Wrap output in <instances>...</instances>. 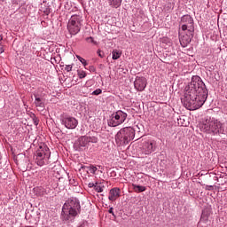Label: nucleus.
I'll list each match as a JSON object with an SVG mask.
<instances>
[{"mask_svg":"<svg viewBox=\"0 0 227 227\" xmlns=\"http://www.w3.org/2000/svg\"><path fill=\"white\" fill-rule=\"evenodd\" d=\"M207 98H208L207 85L201 77L192 76L191 82L185 86L184 93L181 98L183 106L189 111H196L207 102Z\"/></svg>","mask_w":227,"mask_h":227,"instance_id":"nucleus-1","label":"nucleus"},{"mask_svg":"<svg viewBox=\"0 0 227 227\" xmlns=\"http://www.w3.org/2000/svg\"><path fill=\"white\" fill-rule=\"evenodd\" d=\"M200 130L201 132L212 134L213 136L224 134V127H223V123L214 117H207L200 124Z\"/></svg>","mask_w":227,"mask_h":227,"instance_id":"nucleus-2","label":"nucleus"},{"mask_svg":"<svg viewBox=\"0 0 227 227\" xmlns=\"http://www.w3.org/2000/svg\"><path fill=\"white\" fill-rule=\"evenodd\" d=\"M79 208H81L79 200L75 198L68 200L62 207V219L64 221H72V218L77 215Z\"/></svg>","mask_w":227,"mask_h":227,"instance_id":"nucleus-3","label":"nucleus"},{"mask_svg":"<svg viewBox=\"0 0 227 227\" xmlns=\"http://www.w3.org/2000/svg\"><path fill=\"white\" fill-rule=\"evenodd\" d=\"M135 136L136 130H134L132 127H127L121 129L115 135V141L120 146L123 145H129V143L134 139Z\"/></svg>","mask_w":227,"mask_h":227,"instance_id":"nucleus-4","label":"nucleus"},{"mask_svg":"<svg viewBox=\"0 0 227 227\" xmlns=\"http://www.w3.org/2000/svg\"><path fill=\"white\" fill-rule=\"evenodd\" d=\"M51 159V150L47 145H41L34 155V160L37 166H45L49 164Z\"/></svg>","mask_w":227,"mask_h":227,"instance_id":"nucleus-5","label":"nucleus"},{"mask_svg":"<svg viewBox=\"0 0 227 227\" xmlns=\"http://www.w3.org/2000/svg\"><path fill=\"white\" fill-rule=\"evenodd\" d=\"M82 17L81 15H72L67 23V29L70 35H77L82 26Z\"/></svg>","mask_w":227,"mask_h":227,"instance_id":"nucleus-6","label":"nucleus"},{"mask_svg":"<svg viewBox=\"0 0 227 227\" xmlns=\"http://www.w3.org/2000/svg\"><path fill=\"white\" fill-rule=\"evenodd\" d=\"M127 120V113L118 110L111 115L110 120H108V127H118L124 123Z\"/></svg>","mask_w":227,"mask_h":227,"instance_id":"nucleus-7","label":"nucleus"},{"mask_svg":"<svg viewBox=\"0 0 227 227\" xmlns=\"http://www.w3.org/2000/svg\"><path fill=\"white\" fill-rule=\"evenodd\" d=\"M179 26H181V29L183 31H186L187 33H194V19L189 14L181 17Z\"/></svg>","mask_w":227,"mask_h":227,"instance_id":"nucleus-8","label":"nucleus"},{"mask_svg":"<svg viewBox=\"0 0 227 227\" xmlns=\"http://www.w3.org/2000/svg\"><path fill=\"white\" fill-rule=\"evenodd\" d=\"M90 143H95L93 137L88 136L80 137L74 144V148L77 152H81V150H86L88 146H90Z\"/></svg>","mask_w":227,"mask_h":227,"instance_id":"nucleus-9","label":"nucleus"},{"mask_svg":"<svg viewBox=\"0 0 227 227\" xmlns=\"http://www.w3.org/2000/svg\"><path fill=\"white\" fill-rule=\"evenodd\" d=\"M61 123L66 127V129H74L79 125V121H77V119L75 117L72 116H66L61 119Z\"/></svg>","mask_w":227,"mask_h":227,"instance_id":"nucleus-10","label":"nucleus"},{"mask_svg":"<svg viewBox=\"0 0 227 227\" xmlns=\"http://www.w3.org/2000/svg\"><path fill=\"white\" fill-rule=\"evenodd\" d=\"M146 78L144 76H137L134 81V88L137 90V91H145V89L146 88Z\"/></svg>","mask_w":227,"mask_h":227,"instance_id":"nucleus-11","label":"nucleus"},{"mask_svg":"<svg viewBox=\"0 0 227 227\" xmlns=\"http://www.w3.org/2000/svg\"><path fill=\"white\" fill-rule=\"evenodd\" d=\"M192 38H194V33L187 32L186 35H183L180 38L182 47H187L192 42Z\"/></svg>","mask_w":227,"mask_h":227,"instance_id":"nucleus-12","label":"nucleus"},{"mask_svg":"<svg viewBox=\"0 0 227 227\" xmlns=\"http://www.w3.org/2000/svg\"><path fill=\"white\" fill-rule=\"evenodd\" d=\"M35 97V106L38 109H41V111H43L45 109V98H40L38 94H34Z\"/></svg>","mask_w":227,"mask_h":227,"instance_id":"nucleus-13","label":"nucleus"},{"mask_svg":"<svg viewBox=\"0 0 227 227\" xmlns=\"http://www.w3.org/2000/svg\"><path fill=\"white\" fill-rule=\"evenodd\" d=\"M120 188H112L109 192L108 200L110 201H116L120 198Z\"/></svg>","mask_w":227,"mask_h":227,"instance_id":"nucleus-14","label":"nucleus"},{"mask_svg":"<svg viewBox=\"0 0 227 227\" xmlns=\"http://www.w3.org/2000/svg\"><path fill=\"white\" fill-rule=\"evenodd\" d=\"M142 148L145 155H150L153 152V144L152 142H145Z\"/></svg>","mask_w":227,"mask_h":227,"instance_id":"nucleus-15","label":"nucleus"},{"mask_svg":"<svg viewBox=\"0 0 227 227\" xmlns=\"http://www.w3.org/2000/svg\"><path fill=\"white\" fill-rule=\"evenodd\" d=\"M108 3L113 8H120L121 6V0H108Z\"/></svg>","mask_w":227,"mask_h":227,"instance_id":"nucleus-16","label":"nucleus"},{"mask_svg":"<svg viewBox=\"0 0 227 227\" xmlns=\"http://www.w3.org/2000/svg\"><path fill=\"white\" fill-rule=\"evenodd\" d=\"M132 187H133V191H135V192H145V191H146L145 186H141V185L133 184Z\"/></svg>","mask_w":227,"mask_h":227,"instance_id":"nucleus-17","label":"nucleus"},{"mask_svg":"<svg viewBox=\"0 0 227 227\" xmlns=\"http://www.w3.org/2000/svg\"><path fill=\"white\" fill-rule=\"evenodd\" d=\"M208 221V216L205 215V212L202 213L200 216V221L198 223V227L203 226Z\"/></svg>","mask_w":227,"mask_h":227,"instance_id":"nucleus-18","label":"nucleus"},{"mask_svg":"<svg viewBox=\"0 0 227 227\" xmlns=\"http://www.w3.org/2000/svg\"><path fill=\"white\" fill-rule=\"evenodd\" d=\"M113 59H120V58L121 57V53L120 51H118V50H114L113 52Z\"/></svg>","mask_w":227,"mask_h":227,"instance_id":"nucleus-19","label":"nucleus"},{"mask_svg":"<svg viewBox=\"0 0 227 227\" xmlns=\"http://www.w3.org/2000/svg\"><path fill=\"white\" fill-rule=\"evenodd\" d=\"M77 75H78L79 79H84V77H86V72L82 69H78Z\"/></svg>","mask_w":227,"mask_h":227,"instance_id":"nucleus-20","label":"nucleus"},{"mask_svg":"<svg viewBox=\"0 0 227 227\" xmlns=\"http://www.w3.org/2000/svg\"><path fill=\"white\" fill-rule=\"evenodd\" d=\"M94 190L96 192H104V186L98 184V183H96V186H94Z\"/></svg>","mask_w":227,"mask_h":227,"instance_id":"nucleus-21","label":"nucleus"},{"mask_svg":"<svg viewBox=\"0 0 227 227\" xmlns=\"http://www.w3.org/2000/svg\"><path fill=\"white\" fill-rule=\"evenodd\" d=\"M77 59L80 60V63L83 65V67H88V62H86V59H84L82 57L76 55Z\"/></svg>","mask_w":227,"mask_h":227,"instance_id":"nucleus-22","label":"nucleus"},{"mask_svg":"<svg viewBox=\"0 0 227 227\" xmlns=\"http://www.w3.org/2000/svg\"><path fill=\"white\" fill-rule=\"evenodd\" d=\"M86 42H88L89 43H93L94 45H97V41H95L94 39H93V37H87L86 38Z\"/></svg>","mask_w":227,"mask_h":227,"instance_id":"nucleus-23","label":"nucleus"},{"mask_svg":"<svg viewBox=\"0 0 227 227\" xmlns=\"http://www.w3.org/2000/svg\"><path fill=\"white\" fill-rule=\"evenodd\" d=\"M89 171H90V173H91L92 175H95V173H97V167H95V166H90V167H89Z\"/></svg>","mask_w":227,"mask_h":227,"instance_id":"nucleus-24","label":"nucleus"},{"mask_svg":"<svg viewBox=\"0 0 227 227\" xmlns=\"http://www.w3.org/2000/svg\"><path fill=\"white\" fill-rule=\"evenodd\" d=\"M102 93V90L101 89H97L96 90H94L92 92V95H100Z\"/></svg>","mask_w":227,"mask_h":227,"instance_id":"nucleus-25","label":"nucleus"},{"mask_svg":"<svg viewBox=\"0 0 227 227\" xmlns=\"http://www.w3.org/2000/svg\"><path fill=\"white\" fill-rule=\"evenodd\" d=\"M65 70L66 72H72V65H67Z\"/></svg>","mask_w":227,"mask_h":227,"instance_id":"nucleus-26","label":"nucleus"},{"mask_svg":"<svg viewBox=\"0 0 227 227\" xmlns=\"http://www.w3.org/2000/svg\"><path fill=\"white\" fill-rule=\"evenodd\" d=\"M89 71L90 72H97V68H95L94 66H90L89 67Z\"/></svg>","mask_w":227,"mask_h":227,"instance_id":"nucleus-27","label":"nucleus"},{"mask_svg":"<svg viewBox=\"0 0 227 227\" xmlns=\"http://www.w3.org/2000/svg\"><path fill=\"white\" fill-rule=\"evenodd\" d=\"M33 121H34V125L38 126V123H39L40 121L38 120V118L35 117L33 119Z\"/></svg>","mask_w":227,"mask_h":227,"instance_id":"nucleus-28","label":"nucleus"},{"mask_svg":"<svg viewBox=\"0 0 227 227\" xmlns=\"http://www.w3.org/2000/svg\"><path fill=\"white\" fill-rule=\"evenodd\" d=\"M69 184H71L72 185H74L75 187V185H77V183L75 182V179H70L69 180Z\"/></svg>","mask_w":227,"mask_h":227,"instance_id":"nucleus-29","label":"nucleus"},{"mask_svg":"<svg viewBox=\"0 0 227 227\" xmlns=\"http://www.w3.org/2000/svg\"><path fill=\"white\" fill-rule=\"evenodd\" d=\"M97 185V183H89L88 186L91 189V188H95V186Z\"/></svg>","mask_w":227,"mask_h":227,"instance_id":"nucleus-30","label":"nucleus"},{"mask_svg":"<svg viewBox=\"0 0 227 227\" xmlns=\"http://www.w3.org/2000/svg\"><path fill=\"white\" fill-rule=\"evenodd\" d=\"M79 227H88V222H83Z\"/></svg>","mask_w":227,"mask_h":227,"instance_id":"nucleus-31","label":"nucleus"},{"mask_svg":"<svg viewBox=\"0 0 227 227\" xmlns=\"http://www.w3.org/2000/svg\"><path fill=\"white\" fill-rule=\"evenodd\" d=\"M4 52V48H3V44H0V54H3Z\"/></svg>","mask_w":227,"mask_h":227,"instance_id":"nucleus-32","label":"nucleus"},{"mask_svg":"<svg viewBox=\"0 0 227 227\" xmlns=\"http://www.w3.org/2000/svg\"><path fill=\"white\" fill-rule=\"evenodd\" d=\"M113 210H114V208L110 207L108 212H109V214H112V215H114V212Z\"/></svg>","mask_w":227,"mask_h":227,"instance_id":"nucleus-33","label":"nucleus"},{"mask_svg":"<svg viewBox=\"0 0 227 227\" xmlns=\"http://www.w3.org/2000/svg\"><path fill=\"white\" fill-rule=\"evenodd\" d=\"M98 54L99 58H104V55L102 54V51H98Z\"/></svg>","mask_w":227,"mask_h":227,"instance_id":"nucleus-34","label":"nucleus"},{"mask_svg":"<svg viewBox=\"0 0 227 227\" xmlns=\"http://www.w3.org/2000/svg\"><path fill=\"white\" fill-rule=\"evenodd\" d=\"M3 42V36H0V45L2 44Z\"/></svg>","mask_w":227,"mask_h":227,"instance_id":"nucleus-35","label":"nucleus"}]
</instances>
